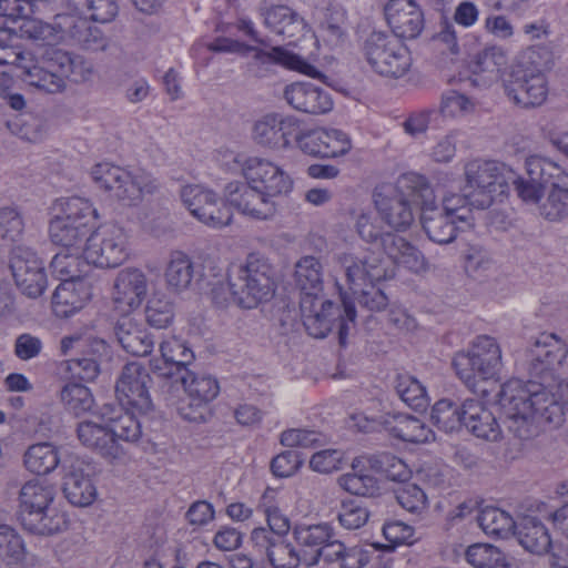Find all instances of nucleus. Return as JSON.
<instances>
[{"instance_id": "obj_48", "label": "nucleus", "mask_w": 568, "mask_h": 568, "mask_svg": "<svg viewBox=\"0 0 568 568\" xmlns=\"http://www.w3.org/2000/svg\"><path fill=\"white\" fill-rule=\"evenodd\" d=\"M178 378L187 396L201 398L210 404L220 393V385L211 375L195 373L189 368Z\"/></svg>"}, {"instance_id": "obj_7", "label": "nucleus", "mask_w": 568, "mask_h": 568, "mask_svg": "<svg viewBox=\"0 0 568 568\" xmlns=\"http://www.w3.org/2000/svg\"><path fill=\"white\" fill-rule=\"evenodd\" d=\"M301 312L303 324L307 333L315 338H324L337 327L338 339L345 346L348 335V323H354L356 317L355 306L343 301V308L328 300L315 297H301Z\"/></svg>"}, {"instance_id": "obj_58", "label": "nucleus", "mask_w": 568, "mask_h": 568, "mask_svg": "<svg viewBox=\"0 0 568 568\" xmlns=\"http://www.w3.org/2000/svg\"><path fill=\"white\" fill-rule=\"evenodd\" d=\"M106 244V230L103 225H99L87 239L83 247V258L89 265L98 268H104L106 257L104 248Z\"/></svg>"}, {"instance_id": "obj_11", "label": "nucleus", "mask_w": 568, "mask_h": 568, "mask_svg": "<svg viewBox=\"0 0 568 568\" xmlns=\"http://www.w3.org/2000/svg\"><path fill=\"white\" fill-rule=\"evenodd\" d=\"M207 49L213 52L240 53L242 55L252 53L254 61L262 65L281 64L314 79L324 81L326 78L302 57L282 47H273L270 51H265L258 47L245 44L231 38L219 37L207 44Z\"/></svg>"}, {"instance_id": "obj_52", "label": "nucleus", "mask_w": 568, "mask_h": 568, "mask_svg": "<svg viewBox=\"0 0 568 568\" xmlns=\"http://www.w3.org/2000/svg\"><path fill=\"white\" fill-rule=\"evenodd\" d=\"M395 389L400 399L414 409H424L428 405L426 388L412 375L399 374Z\"/></svg>"}, {"instance_id": "obj_36", "label": "nucleus", "mask_w": 568, "mask_h": 568, "mask_svg": "<svg viewBox=\"0 0 568 568\" xmlns=\"http://www.w3.org/2000/svg\"><path fill=\"white\" fill-rule=\"evenodd\" d=\"M382 424L394 437L404 442L427 443L434 439V433L427 425L406 414H387Z\"/></svg>"}, {"instance_id": "obj_57", "label": "nucleus", "mask_w": 568, "mask_h": 568, "mask_svg": "<svg viewBox=\"0 0 568 568\" xmlns=\"http://www.w3.org/2000/svg\"><path fill=\"white\" fill-rule=\"evenodd\" d=\"M476 102L455 90L443 93L439 111L446 118H462L475 111Z\"/></svg>"}, {"instance_id": "obj_51", "label": "nucleus", "mask_w": 568, "mask_h": 568, "mask_svg": "<svg viewBox=\"0 0 568 568\" xmlns=\"http://www.w3.org/2000/svg\"><path fill=\"white\" fill-rule=\"evenodd\" d=\"M466 560L474 568H507L505 555L490 544H474L465 554Z\"/></svg>"}, {"instance_id": "obj_30", "label": "nucleus", "mask_w": 568, "mask_h": 568, "mask_svg": "<svg viewBox=\"0 0 568 568\" xmlns=\"http://www.w3.org/2000/svg\"><path fill=\"white\" fill-rule=\"evenodd\" d=\"M92 296L89 278L64 280L54 290L52 302L58 313L68 316L81 310Z\"/></svg>"}, {"instance_id": "obj_6", "label": "nucleus", "mask_w": 568, "mask_h": 568, "mask_svg": "<svg viewBox=\"0 0 568 568\" xmlns=\"http://www.w3.org/2000/svg\"><path fill=\"white\" fill-rule=\"evenodd\" d=\"M514 172L506 164L485 159H474L464 166L465 184L469 206L488 209L498 197L506 194Z\"/></svg>"}, {"instance_id": "obj_29", "label": "nucleus", "mask_w": 568, "mask_h": 568, "mask_svg": "<svg viewBox=\"0 0 568 568\" xmlns=\"http://www.w3.org/2000/svg\"><path fill=\"white\" fill-rule=\"evenodd\" d=\"M464 426L478 438L496 442L501 436V429L494 414L478 399L464 402Z\"/></svg>"}, {"instance_id": "obj_10", "label": "nucleus", "mask_w": 568, "mask_h": 568, "mask_svg": "<svg viewBox=\"0 0 568 568\" xmlns=\"http://www.w3.org/2000/svg\"><path fill=\"white\" fill-rule=\"evenodd\" d=\"M363 52L372 70L383 77L400 78L410 67L407 47L387 32L373 31L364 42Z\"/></svg>"}, {"instance_id": "obj_59", "label": "nucleus", "mask_w": 568, "mask_h": 568, "mask_svg": "<svg viewBox=\"0 0 568 568\" xmlns=\"http://www.w3.org/2000/svg\"><path fill=\"white\" fill-rule=\"evenodd\" d=\"M75 253H58L53 256L50 268L52 275L61 282L74 281L75 278H83L82 271L80 270V257Z\"/></svg>"}, {"instance_id": "obj_18", "label": "nucleus", "mask_w": 568, "mask_h": 568, "mask_svg": "<svg viewBox=\"0 0 568 568\" xmlns=\"http://www.w3.org/2000/svg\"><path fill=\"white\" fill-rule=\"evenodd\" d=\"M244 178L248 184L275 200L293 189V180L281 166L257 156L246 159Z\"/></svg>"}, {"instance_id": "obj_8", "label": "nucleus", "mask_w": 568, "mask_h": 568, "mask_svg": "<svg viewBox=\"0 0 568 568\" xmlns=\"http://www.w3.org/2000/svg\"><path fill=\"white\" fill-rule=\"evenodd\" d=\"M452 365L460 381L475 387L476 377L491 379L499 374L503 366L500 346L494 337L479 335L466 352L454 356Z\"/></svg>"}, {"instance_id": "obj_21", "label": "nucleus", "mask_w": 568, "mask_h": 568, "mask_svg": "<svg viewBox=\"0 0 568 568\" xmlns=\"http://www.w3.org/2000/svg\"><path fill=\"white\" fill-rule=\"evenodd\" d=\"M298 129L300 121L296 118L270 113L255 122L253 139L263 146L285 149L292 138L296 140Z\"/></svg>"}, {"instance_id": "obj_39", "label": "nucleus", "mask_w": 568, "mask_h": 568, "mask_svg": "<svg viewBox=\"0 0 568 568\" xmlns=\"http://www.w3.org/2000/svg\"><path fill=\"white\" fill-rule=\"evenodd\" d=\"M20 523L31 534L49 536L63 531L69 520L63 511L50 505L45 509L24 515Z\"/></svg>"}, {"instance_id": "obj_14", "label": "nucleus", "mask_w": 568, "mask_h": 568, "mask_svg": "<svg viewBox=\"0 0 568 568\" xmlns=\"http://www.w3.org/2000/svg\"><path fill=\"white\" fill-rule=\"evenodd\" d=\"M229 206L256 221H270L277 214L276 200L247 182H230L225 186Z\"/></svg>"}, {"instance_id": "obj_28", "label": "nucleus", "mask_w": 568, "mask_h": 568, "mask_svg": "<svg viewBox=\"0 0 568 568\" xmlns=\"http://www.w3.org/2000/svg\"><path fill=\"white\" fill-rule=\"evenodd\" d=\"M293 536L302 548L304 564L314 566L318 564V552L329 538L335 537L333 527L327 523L306 525L298 524L293 528Z\"/></svg>"}, {"instance_id": "obj_32", "label": "nucleus", "mask_w": 568, "mask_h": 568, "mask_svg": "<svg viewBox=\"0 0 568 568\" xmlns=\"http://www.w3.org/2000/svg\"><path fill=\"white\" fill-rule=\"evenodd\" d=\"M547 170L545 174L552 180L542 214L551 221L560 220L568 215V174L557 164H547Z\"/></svg>"}, {"instance_id": "obj_33", "label": "nucleus", "mask_w": 568, "mask_h": 568, "mask_svg": "<svg viewBox=\"0 0 568 568\" xmlns=\"http://www.w3.org/2000/svg\"><path fill=\"white\" fill-rule=\"evenodd\" d=\"M422 225L430 241L438 244H448L456 239L458 226L457 220L443 213L435 204L422 205Z\"/></svg>"}, {"instance_id": "obj_64", "label": "nucleus", "mask_w": 568, "mask_h": 568, "mask_svg": "<svg viewBox=\"0 0 568 568\" xmlns=\"http://www.w3.org/2000/svg\"><path fill=\"white\" fill-rule=\"evenodd\" d=\"M337 518L343 528L355 530L367 523L369 513L366 507L351 500L342 504Z\"/></svg>"}, {"instance_id": "obj_9", "label": "nucleus", "mask_w": 568, "mask_h": 568, "mask_svg": "<svg viewBox=\"0 0 568 568\" xmlns=\"http://www.w3.org/2000/svg\"><path fill=\"white\" fill-rule=\"evenodd\" d=\"M568 354L566 343L555 334L542 333L536 339L529 352V373L540 381H528L524 384L536 383L547 390L554 388L558 378L568 375Z\"/></svg>"}, {"instance_id": "obj_54", "label": "nucleus", "mask_w": 568, "mask_h": 568, "mask_svg": "<svg viewBox=\"0 0 568 568\" xmlns=\"http://www.w3.org/2000/svg\"><path fill=\"white\" fill-rule=\"evenodd\" d=\"M80 442L90 449L97 450L101 456H106V425L101 422L85 420L78 426Z\"/></svg>"}, {"instance_id": "obj_27", "label": "nucleus", "mask_w": 568, "mask_h": 568, "mask_svg": "<svg viewBox=\"0 0 568 568\" xmlns=\"http://www.w3.org/2000/svg\"><path fill=\"white\" fill-rule=\"evenodd\" d=\"M547 164H556L545 158L531 155L526 159L527 178L510 180L520 199L525 202L537 203L544 194L546 187H549L551 178L545 174Z\"/></svg>"}, {"instance_id": "obj_60", "label": "nucleus", "mask_w": 568, "mask_h": 568, "mask_svg": "<svg viewBox=\"0 0 568 568\" xmlns=\"http://www.w3.org/2000/svg\"><path fill=\"white\" fill-rule=\"evenodd\" d=\"M23 232L20 214L12 207L0 209V245L8 246L17 242Z\"/></svg>"}, {"instance_id": "obj_15", "label": "nucleus", "mask_w": 568, "mask_h": 568, "mask_svg": "<svg viewBox=\"0 0 568 568\" xmlns=\"http://www.w3.org/2000/svg\"><path fill=\"white\" fill-rule=\"evenodd\" d=\"M10 270L18 288L28 297L42 295L48 285L43 262L34 251L16 246L11 251Z\"/></svg>"}, {"instance_id": "obj_37", "label": "nucleus", "mask_w": 568, "mask_h": 568, "mask_svg": "<svg viewBox=\"0 0 568 568\" xmlns=\"http://www.w3.org/2000/svg\"><path fill=\"white\" fill-rule=\"evenodd\" d=\"M195 275L194 263L187 254L181 251L170 254L164 270V280L170 292L179 294L190 290Z\"/></svg>"}, {"instance_id": "obj_43", "label": "nucleus", "mask_w": 568, "mask_h": 568, "mask_svg": "<svg viewBox=\"0 0 568 568\" xmlns=\"http://www.w3.org/2000/svg\"><path fill=\"white\" fill-rule=\"evenodd\" d=\"M295 276L302 297L320 298V293L323 290V267L316 257H302L296 263Z\"/></svg>"}, {"instance_id": "obj_55", "label": "nucleus", "mask_w": 568, "mask_h": 568, "mask_svg": "<svg viewBox=\"0 0 568 568\" xmlns=\"http://www.w3.org/2000/svg\"><path fill=\"white\" fill-rule=\"evenodd\" d=\"M358 464L359 460L355 459L352 464L353 469H356ZM338 484L344 490L357 496L373 495L378 489L373 476L356 470L341 476Z\"/></svg>"}, {"instance_id": "obj_17", "label": "nucleus", "mask_w": 568, "mask_h": 568, "mask_svg": "<svg viewBox=\"0 0 568 568\" xmlns=\"http://www.w3.org/2000/svg\"><path fill=\"white\" fill-rule=\"evenodd\" d=\"M155 189L154 180L143 172L118 165L109 166V195L123 205H136L144 194L153 193Z\"/></svg>"}, {"instance_id": "obj_19", "label": "nucleus", "mask_w": 568, "mask_h": 568, "mask_svg": "<svg viewBox=\"0 0 568 568\" xmlns=\"http://www.w3.org/2000/svg\"><path fill=\"white\" fill-rule=\"evenodd\" d=\"M295 141L303 153L318 158L342 156L352 148L349 136L337 129L298 130Z\"/></svg>"}, {"instance_id": "obj_25", "label": "nucleus", "mask_w": 568, "mask_h": 568, "mask_svg": "<svg viewBox=\"0 0 568 568\" xmlns=\"http://www.w3.org/2000/svg\"><path fill=\"white\" fill-rule=\"evenodd\" d=\"M284 99L293 109L308 114H324L333 109L329 93L311 82L288 84Z\"/></svg>"}, {"instance_id": "obj_31", "label": "nucleus", "mask_w": 568, "mask_h": 568, "mask_svg": "<svg viewBox=\"0 0 568 568\" xmlns=\"http://www.w3.org/2000/svg\"><path fill=\"white\" fill-rule=\"evenodd\" d=\"M382 246L394 264L414 273L426 268V261L422 252L404 237L386 232L382 237Z\"/></svg>"}, {"instance_id": "obj_40", "label": "nucleus", "mask_w": 568, "mask_h": 568, "mask_svg": "<svg viewBox=\"0 0 568 568\" xmlns=\"http://www.w3.org/2000/svg\"><path fill=\"white\" fill-rule=\"evenodd\" d=\"M262 16L265 27L284 38H294L305 28L304 19L287 6H272Z\"/></svg>"}, {"instance_id": "obj_35", "label": "nucleus", "mask_w": 568, "mask_h": 568, "mask_svg": "<svg viewBox=\"0 0 568 568\" xmlns=\"http://www.w3.org/2000/svg\"><path fill=\"white\" fill-rule=\"evenodd\" d=\"M114 335L120 346L133 356L151 354L154 342L150 334L131 317L123 316L114 327Z\"/></svg>"}, {"instance_id": "obj_46", "label": "nucleus", "mask_w": 568, "mask_h": 568, "mask_svg": "<svg viewBox=\"0 0 568 568\" xmlns=\"http://www.w3.org/2000/svg\"><path fill=\"white\" fill-rule=\"evenodd\" d=\"M64 382L59 393L60 403L64 409L74 416L89 412L94 405L91 390L79 382L70 379Z\"/></svg>"}, {"instance_id": "obj_47", "label": "nucleus", "mask_w": 568, "mask_h": 568, "mask_svg": "<svg viewBox=\"0 0 568 568\" xmlns=\"http://www.w3.org/2000/svg\"><path fill=\"white\" fill-rule=\"evenodd\" d=\"M430 420L445 433L458 430L465 423L464 403L458 405L452 399H439L432 408Z\"/></svg>"}, {"instance_id": "obj_24", "label": "nucleus", "mask_w": 568, "mask_h": 568, "mask_svg": "<svg viewBox=\"0 0 568 568\" xmlns=\"http://www.w3.org/2000/svg\"><path fill=\"white\" fill-rule=\"evenodd\" d=\"M338 262L345 270L349 288L354 293L363 291L367 285H372L384 276L381 261L373 253H365L363 255L344 253L338 256Z\"/></svg>"}, {"instance_id": "obj_38", "label": "nucleus", "mask_w": 568, "mask_h": 568, "mask_svg": "<svg viewBox=\"0 0 568 568\" xmlns=\"http://www.w3.org/2000/svg\"><path fill=\"white\" fill-rule=\"evenodd\" d=\"M518 542L529 552L542 555L551 546L548 529L536 517H524L514 530Z\"/></svg>"}, {"instance_id": "obj_23", "label": "nucleus", "mask_w": 568, "mask_h": 568, "mask_svg": "<svg viewBox=\"0 0 568 568\" xmlns=\"http://www.w3.org/2000/svg\"><path fill=\"white\" fill-rule=\"evenodd\" d=\"M251 541L261 552H265L274 568H297L304 558L284 536L273 534L265 527L253 529Z\"/></svg>"}, {"instance_id": "obj_44", "label": "nucleus", "mask_w": 568, "mask_h": 568, "mask_svg": "<svg viewBox=\"0 0 568 568\" xmlns=\"http://www.w3.org/2000/svg\"><path fill=\"white\" fill-rule=\"evenodd\" d=\"M109 436L113 442H136L141 436L140 422L129 408L109 407Z\"/></svg>"}, {"instance_id": "obj_42", "label": "nucleus", "mask_w": 568, "mask_h": 568, "mask_svg": "<svg viewBox=\"0 0 568 568\" xmlns=\"http://www.w3.org/2000/svg\"><path fill=\"white\" fill-rule=\"evenodd\" d=\"M20 511L19 519L23 520L24 515L37 513L52 505L54 488L42 480L34 479L26 483L19 495Z\"/></svg>"}, {"instance_id": "obj_56", "label": "nucleus", "mask_w": 568, "mask_h": 568, "mask_svg": "<svg viewBox=\"0 0 568 568\" xmlns=\"http://www.w3.org/2000/svg\"><path fill=\"white\" fill-rule=\"evenodd\" d=\"M146 323L154 328H166L174 318L173 304L166 297H152L144 310Z\"/></svg>"}, {"instance_id": "obj_4", "label": "nucleus", "mask_w": 568, "mask_h": 568, "mask_svg": "<svg viewBox=\"0 0 568 568\" xmlns=\"http://www.w3.org/2000/svg\"><path fill=\"white\" fill-rule=\"evenodd\" d=\"M231 300L243 308H254L272 298L275 292L274 270L261 253H251L245 262L227 271Z\"/></svg>"}, {"instance_id": "obj_22", "label": "nucleus", "mask_w": 568, "mask_h": 568, "mask_svg": "<svg viewBox=\"0 0 568 568\" xmlns=\"http://www.w3.org/2000/svg\"><path fill=\"white\" fill-rule=\"evenodd\" d=\"M384 12L396 38L415 39L424 29V13L414 0H389Z\"/></svg>"}, {"instance_id": "obj_34", "label": "nucleus", "mask_w": 568, "mask_h": 568, "mask_svg": "<svg viewBox=\"0 0 568 568\" xmlns=\"http://www.w3.org/2000/svg\"><path fill=\"white\" fill-rule=\"evenodd\" d=\"M508 63L506 51L498 45H487L478 50L469 60V70L479 77L484 84L496 81Z\"/></svg>"}, {"instance_id": "obj_13", "label": "nucleus", "mask_w": 568, "mask_h": 568, "mask_svg": "<svg viewBox=\"0 0 568 568\" xmlns=\"http://www.w3.org/2000/svg\"><path fill=\"white\" fill-rule=\"evenodd\" d=\"M181 199L190 213L203 224L222 229L232 221L229 204L212 190L202 185H185L181 190Z\"/></svg>"}, {"instance_id": "obj_1", "label": "nucleus", "mask_w": 568, "mask_h": 568, "mask_svg": "<svg viewBox=\"0 0 568 568\" xmlns=\"http://www.w3.org/2000/svg\"><path fill=\"white\" fill-rule=\"evenodd\" d=\"M498 397L508 430L521 440L534 437L542 423L555 426L562 423L561 406L539 384L513 378L501 385Z\"/></svg>"}, {"instance_id": "obj_16", "label": "nucleus", "mask_w": 568, "mask_h": 568, "mask_svg": "<svg viewBox=\"0 0 568 568\" xmlns=\"http://www.w3.org/2000/svg\"><path fill=\"white\" fill-rule=\"evenodd\" d=\"M150 376L136 362L128 363L115 384V395L121 407L133 408L146 413L152 408L148 389Z\"/></svg>"}, {"instance_id": "obj_45", "label": "nucleus", "mask_w": 568, "mask_h": 568, "mask_svg": "<svg viewBox=\"0 0 568 568\" xmlns=\"http://www.w3.org/2000/svg\"><path fill=\"white\" fill-rule=\"evenodd\" d=\"M59 463H62L63 469H67V462L61 460L55 447L49 443L32 445L24 454L26 467L38 475L51 473Z\"/></svg>"}, {"instance_id": "obj_3", "label": "nucleus", "mask_w": 568, "mask_h": 568, "mask_svg": "<svg viewBox=\"0 0 568 568\" xmlns=\"http://www.w3.org/2000/svg\"><path fill=\"white\" fill-rule=\"evenodd\" d=\"M374 203L382 220L392 229L404 232L415 220L413 205L433 203L434 190L418 173L402 174L395 183H382L374 190Z\"/></svg>"}, {"instance_id": "obj_41", "label": "nucleus", "mask_w": 568, "mask_h": 568, "mask_svg": "<svg viewBox=\"0 0 568 568\" xmlns=\"http://www.w3.org/2000/svg\"><path fill=\"white\" fill-rule=\"evenodd\" d=\"M62 490L69 503L79 507L91 505L97 497V489L91 479L73 465L65 470Z\"/></svg>"}, {"instance_id": "obj_61", "label": "nucleus", "mask_w": 568, "mask_h": 568, "mask_svg": "<svg viewBox=\"0 0 568 568\" xmlns=\"http://www.w3.org/2000/svg\"><path fill=\"white\" fill-rule=\"evenodd\" d=\"M397 503L408 513L422 515L427 509V497L422 488L415 484H406L396 493Z\"/></svg>"}, {"instance_id": "obj_12", "label": "nucleus", "mask_w": 568, "mask_h": 568, "mask_svg": "<svg viewBox=\"0 0 568 568\" xmlns=\"http://www.w3.org/2000/svg\"><path fill=\"white\" fill-rule=\"evenodd\" d=\"M504 92L516 105L529 109L541 105L548 95V82L544 72L519 62L503 77Z\"/></svg>"}, {"instance_id": "obj_62", "label": "nucleus", "mask_w": 568, "mask_h": 568, "mask_svg": "<svg viewBox=\"0 0 568 568\" xmlns=\"http://www.w3.org/2000/svg\"><path fill=\"white\" fill-rule=\"evenodd\" d=\"M176 410L184 420L192 423H205L211 417L210 403L194 396L180 399Z\"/></svg>"}, {"instance_id": "obj_20", "label": "nucleus", "mask_w": 568, "mask_h": 568, "mask_svg": "<svg viewBox=\"0 0 568 568\" xmlns=\"http://www.w3.org/2000/svg\"><path fill=\"white\" fill-rule=\"evenodd\" d=\"M159 351L161 356L150 361V368L154 374L164 378L179 377L189 369L195 358L193 351L176 336L163 338Z\"/></svg>"}, {"instance_id": "obj_63", "label": "nucleus", "mask_w": 568, "mask_h": 568, "mask_svg": "<svg viewBox=\"0 0 568 568\" xmlns=\"http://www.w3.org/2000/svg\"><path fill=\"white\" fill-rule=\"evenodd\" d=\"M280 442L286 447L314 448L323 445L324 437L315 430L292 428L281 434Z\"/></svg>"}, {"instance_id": "obj_50", "label": "nucleus", "mask_w": 568, "mask_h": 568, "mask_svg": "<svg viewBox=\"0 0 568 568\" xmlns=\"http://www.w3.org/2000/svg\"><path fill=\"white\" fill-rule=\"evenodd\" d=\"M100 373V363L97 357L65 359L58 364L57 375L61 381H93Z\"/></svg>"}, {"instance_id": "obj_26", "label": "nucleus", "mask_w": 568, "mask_h": 568, "mask_svg": "<svg viewBox=\"0 0 568 568\" xmlns=\"http://www.w3.org/2000/svg\"><path fill=\"white\" fill-rule=\"evenodd\" d=\"M146 294L145 275L136 268H125L119 272L114 280L112 300L122 313L139 306Z\"/></svg>"}, {"instance_id": "obj_49", "label": "nucleus", "mask_w": 568, "mask_h": 568, "mask_svg": "<svg viewBox=\"0 0 568 568\" xmlns=\"http://www.w3.org/2000/svg\"><path fill=\"white\" fill-rule=\"evenodd\" d=\"M477 521L485 534L499 538L514 535L517 525L508 513L495 507L483 509L477 517Z\"/></svg>"}, {"instance_id": "obj_2", "label": "nucleus", "mask_w": 568, "mask_h": 568, "mask_svg": "<svg viewBox=\"0 0 568 568\" xmlns=\"http://www.w3.org/2000/svg\"><path fill=\"white\" fill-rule=\"evenodd\" d=\"M10 55L6 63L21 69L30 85L51 94L64 91L68 80L87 81L93 71L83 57L57 48L45 49L37 62L29 51L10 49Z\"/></svg>"}, {"instance_id": "obj_5", "label": "nucleus", "mask_w": 568, "mask_h": 568, "mask_svg": "<svg viewBox=\"0 0 568 568\" xmlns=\"http://www.w3.org/2000/svg\"><path fill=\"white\" fill-rule=\"evenodd\" d=\"M49 236L53 244L78 251L91 221L100 215L92 203L81 196L60 197L52 206Z\"/></svg>"}, {"instance_id": "obj_53", "label": "nucleus", "mask_w": 568, "mask_h": 568, "mask_svg": "<svg viewBox=\"0 0 568 568\" xmlns=\"http://www.w3.org/2000/svg\"><path fill=\"white\" fill-rule=\"evenodd\" d=\"M24 558V544L13 528L0 525V559L7 565H17Z\"/></svg>"}]
</instances>
